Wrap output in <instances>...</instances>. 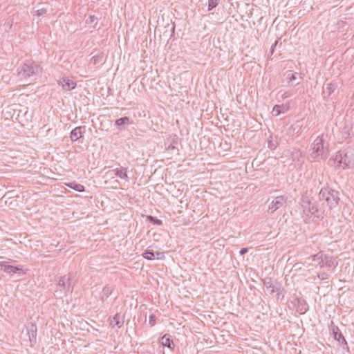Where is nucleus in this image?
<instances>
[{
    "label": "nucleus",
    "mask_w": 354,
    "mask_h": 354,
    "mask_svg": "<svg viewBox=\"0 0 354 354\" xmlns=\"http://www.w3.org/2000/svg\"><path fill=\"white\" fill-rule=\"evenodd\" d=\"M1 269L3 270V272L9 274L10 275H13L14 274H24L22 266H11L8 264V261H1L0 263Z\"/></svg>",
    "instance_id": "9"
},
{
    "label": "nucleus",
    "mask_w": 354,
    "mask_h": 354,
    "mask_svg": "<svg viewBox=\"0 0 354 354\" xmlns=\"http://www.w3.org/2000/svg\"><path fill=\"white\" fill-rule=\"evenodd\" d=\"M319 196L326 201L330 209L337 206L340 201L339 192L329 187L322 188Z\"/></svg>",
    "instance_id": "3"
},
{
    "label": "nucleus",
    "mask_w": 354,
    "mask_h": 354,
    "mask_svg": "<svg viewBox=\"0 0 354 354\" xmlns=\"http://www.w3.org/2000/svg\"><path fill=\"white\" fill-rule=\"evenodd\" d=\"M329 330L330 335H333V338L338 342L341 347L343 349H346L347 351H348L349 348L346 339L342 335L339 327L335 325L333 322H331L330 325H329Z\"/></svg>",
    "instance_id": "5"
},
{
    "label": "nucleus",
    "mask_w": 354,
    "mask_h": 354,
    "mask_svg": "<svg viewBox=\"0 0 354 354\" xmlns=\"http://www.w3.org/2000/svg\"><path fill=\"white\" fill-rule=\"evenodd\" d=\"M294 304L297 312L300 315H304L308 310V305L304 298H295Z\"/></svg>",
    "instance_id": "12"
},
{
    "label": "nucleus",
    "mask_w": 354,
    "mask_h": 354,
    "mask_svg": "<svg viewBox=\"0 0 354 354\" xmlns=\"http://www.w3.org/2000/svg\"><path fill=\"white\" fill-rule=\"evenodd\" d=\"M104 57L103 53H99L98 54L93 56L90 60V64H93L95 66H97L99 65H102V59Z\"/></svg>",
    "instance_id": "23"
},
{
    "label": "nucleus",
    "mask_w": 354,
    "mask_h": 354,
    "mask_svg": "<svg viewBox=\"0 0 354 354\" xmlns=\"http://www.w3.org/2000/svg\"><path fill=\"white\" fill-rule=\"evenodd\" d=\"M124 323V317L120 315V313H116L113 317V320L111 322V324L113 325V326H118V328H120Z\"/></svg>",
    "instance_id": "24"
},
{
    "label": "nucleus",
    "mask_w": 354,
    "mask_h": 354,
    "mask_svg": "<svg viewBox=\"0 0 354 354\" xmlns=\"http://www.w3.org/2000/svg\"><path fill=\"white\" fill-rule=\"evenodd\" d=\"M324 254L325 253L323 251H319L317 254H313V255L311 256L312 260L313 261H315V262L317 263V264L316 265V267L317 266H320L321 263H322V261L323 260Z\"/></svg>",
    "instance_id": "27"
},
{
    "label": "nucleus",
    "mask_w": 354,
    "mask_h": 354,
    "mask_svg": "<svg viewBox=\"0 0 354 354\" xmlns=\"http://www.w3.org/2000/svg\"><path fill=\"white\" fill-rule=\"evenodd\" d=\"M27 333L29 337L30 345L36 344L37 333V328L36 324L30 323V325L27 327Z\"/></svg>",
    "instance_id": "14"
},
{
    "label": "nucleus",
    "mask_w": 354,
    "mask_h": 354,
    "mask_svg": "<svg viewBox=\"0 0 354 354\" xmlns=\"http://www.w3.org/2000/svg\"><path fill=\"white\" fill-rule=\"evenodd\" d=\"M147 221L153 225H162V221L160 219H158V218L153 216L151 215H148L147 216Z\"/></svg>",
    "instance_id": "29"
},
{
    "label": "nucleus",
    "mask_w": 354,
    "mask_h": 354,
    "mask_svg": "<svg viewBox=\"0 0 354 354\" xmlns=\"http://www.w3.org/2000/svg\"><path fill=\"white\" fill-rule=\"evenodd\" d=\"M180 143V138L176 135H173L167 139L165 150L171 155H178L179 149L177 147Z\"/></svg>",
    "instance_id": "7"
},
{
    "label": "nucleus",
    "mask_w": 354,
    "mask_h": 354,
    "mask_svg": "<svg viewBox=\"0 0 354 354\" xmlns=\"http://www.w3.org/2000/svg\"><path fill=\"white\" fill-rule=\"evenodd\" d=\"M12 23H13L12 19H9L4 23L3 27H4V29L6 31L8 32L11 29V28L12 26Z\"/></svg>",
    "instance_id": "34"
},
{
    "label": "nucleus",
    "mask_w": 354,
    "mask_h": 354,
    "mask_svg": "<svg viewBox=\"0 0 354 354\" xmlns=\"http://www.w3.org/2000/svg\"><path fill=\"white\" fill-rule=\"evenodd\" d=\"M342 156V149H340L336 153L335 156L334 158H330V160H333L334 163H337V165L339 167H342V162H340V157Z\"/></svg>",
    "instance_id": "32"
},
{
    "label": "nucleus",
    "mask_w": 354,
    "mask_h": 354,
    "mask_svg": "<svg viewBox=\"0 0 354 354\" xmlns=\"http://www.w3.org/2000/svg\"><path fill=\"white\" fill-rule=\"evenodd\" d=\"M113 291V288L109 285L105 286L100 295V299L102 303L105 302V301L108 299V297L111 295Z\"/></svg>",
    "instance_id": "21"
},
{
    "label": "nucleus",
    "mask_w": 354,
    "mask_h": 354,
    "mask_svg": "<svg viewBox=\"0 0 354 354\" xmlns=\"http://www.w3.org/2000/svg\"><path fill=\"white\" fill-rule=\"evenodd\" d=\"M297 73H291L290 71L287 73L286 79L288 80V83L291 86L293 85V82L297 80Z\"/></svg>",
    "instance_id": "30"
},
{
    "label": "nucleus",
    "mask_w": 354,
    "mask_h": 354,
    "mask_svg": "<svg viewBox=\"0 0 354 354\" xmlns=\"http://www.w3.org/2000/svg\"><path fill=\"white\" fill-rule=\"evenodd\" d=\"M287 201V198L284 196H279L274 198L269 205V209L274 212L283 206Z\"/></svg>",
    "instance_id": "13"
},
{
    "label": "nucleus",
    "mask_w": 354,
    "mask_h": 354,
    "mask_svg": "<svg viewBox=\"0 0 354 354\" xmlns=\"http://www.w3.org/2000/svg\"><path fill=\"white\" fill-rule=\"evenodd\" d=\"M324 140L323 136H318L311 145L312 152L309 158L312 161L319 162L321 160H325L328 157V150L324 147Z\"/></svg>",
    "instance_id": "2"
},
{
    "label": "nucleus",
    "mask_w": 354,
    "mask_h": 354,
    "mask_svg": "<svg viewBox=\"0 0 354 354\" xmlns=\"http://www.w3.org/2000/svg\"><path fill=\"white\" fill-rule=\"evenodd\" d=\"M95 21H97V18L95 16H89L88 19L86 20V23L88 24H91L95 22Z\"/></svg>",
    "instance_id": "36"
},
{
    "label": "nucleus",
    "mask_w": 354,
    "mask_h": 354,
    "mask_svg": "<svg viewBox=\"0 0 354 354\" xmlns=\"http://www.w3.org/2000/svg\"><path fill=\"white\" fill-rule=\"evenodd\" d=\"M281 39V37L278 38V39L275 41V42L272 45V46H271V48H270V49H273V50L274 51V48H275L276 46L277 45V44H278L279 41Z\"/></svg>",
    "instance_id": "39"
},
{
    "label": "nucleus",
    "mask_w": 354,
    "mask_h": 354,
    "mask_svg": "<svg viewBox=\"0 0 354 354\" xmlns=\"http://www.w3.org/2000/svg\"><path fill=\"white\" fill-rule=\"evenodd\" d=\"M295 156V154H294V153H292V159H293V160H295V156Z\"/></svg>",
    "instance_id": "44"
},
{
    "label": "nucleus",
    "mask_w": 354,
    "mask_h": 354,
    "mask_svg": "<svg viewBox=\"0 0 354 354\" xmlns=\"http://www.w3.org/2000/svg\"><path fill=\"white\" fill-rule=\"evenodd\" d=\"M248 252V248H242L240 251H239V253L241 255H244L245 254H246L247 252Z\"/></svg>",
    "instance_id": "38"
},
{
    "label": "nucleus",
    "mask_w": 354,
    "mask_h": 354,
    "mask_svg": "<svg viewBox=\"0 0 354 354\" xmlns=\"http://www.w3.org/2000/svg\"><path fill=\"white\" fill-rule=\"evenodd\" d=\"M275 288V292H277V299H279V298H281V299H283L286 293V291L283 289V288L279 284V286H276Z\"/></svg>",
    "instance_id": "31"
},
{
    "label": "nucleus",
    "mask_w": 354,
    "mask_h": 354,
    "mask_svg": "<svg viewBox=\"0 0 354 354\" xmlns=\"http://www.w3.org/2000/svg\"><path fill=\"white\" fill-rule=\"evenodd\" d=\"M338 266V261L337 258L329 254H324L323 260L321 263L319 268H326L328 271L334 272Z\"/></svg>",
    "instance_id": "6"
},
{
    "label": "nucleus",
    "mask_w": 354,
    "mask_h": 354,
    "mask_svg": "<svg viewBox=\"0 0 354 354\" xmlns=\"http://www.w3.org/2000/svg\"><path fill=\"white\" fill-rule=\"evenodd\" d=\"M303 211L306 213V208H308V213L313 215L315 217L319 218L322 217V212L318 209L315 203H313L308 198L303 200Z\"/></svg>",
    "instance_id": "8"
},
{
    "label": "nucleus",
    "mask_w": 354,
    "mask_h": 354,
    "mask_svg": "<svg viewBox=\"0 0 354 354\" xmlns=\"http://www.w3.org/2000/svg\"><path fill=\"white\" fill-rule=\"evenodd\" d=\"M47 12V10L46 8H41V9H39L36 11V15L37 16H41L44 14H46Z\"/></svg>",
    "instance_id": "37"
},
{
    "label": "nucleus",
    "mask_w": 354,
    "mask_h": 354,
    "mask_svg": "<svg viewBox=\"0 0 354 354\" xmlns=\"http://www.w3.org/2000/svg\"><path fill=\"white\" fill-rule=\"evenodd\" d=\"M298 154H299V151H297V152H296L297 158H298Z\"/></svg>",
    "instance_id": "43"
},
{
    "label": "nucleus",
    "mask_w": 354,
    "mask_h": 354,
    "mask_svg": "<svg viewBox=\"0 0 354 354\" xmlns=\"http://www.w3.org/2000/svg\"><path fill=\"white\" fill-rule=\"evenodd\" d=\"M306 212L308 213V208H306Z\"/></svg>",
    "instance_id": "45"
},
{
    "label": "nucleus",
    "mask_w": 354,
    "mask_h": 354,
    "mask_svg": "<svg viewBox=\"0 0 354 354\" xmlns=\"http://www.w3.org/2000/svg\"><path fill=\"white\" fill-rule=\"evenodd\" d=\"M337 88L336 82H330L329 83H325L323 87V95L324 97L326 96L329 97Z\"/></svg>",
    "instance_id": "17"
},
{
    "label": "nucleus",
    "mask_w": 354,
    "mask_h": 354,
    "mask_svg": "<svg viewBox=\"0 0 354 354\" xmlns=\"http://www.w3.org/2000/svg\"><path fill=\"white\" fill-rule=\"evenodd\" d=\"M342 155L340 162H342L343 169L350 168L351 165H354V149L352 147L342 149Z\"/></svg>",
    "instance_id": "4"
},
{
    "label": "nucleus",
    "mask_w": 354,
    "mask_h": 354,
    "mask_svg": "<svg viewBox=\"0 0 354 354\" xmlns=\"http://www.w3.org/2000/svg\"><path fill=\"white\" fill-rule=\"evenodd\" d=\"M220 0H208V11L215 8L219 3Z\"/></svg>",
    "instance_id": "33"
},
{
    "label": "nucleus",
    "mask_w": 354,
    "mask_h": 354,
    "mask_svg": "<svg viewBox=\"0 0 354 354\" xmlns=\"http://www.w3.org/2000/svg\"><path fill=\"white\" fill-rule=\"evenodd\" d=\"M274 53L273 49H270L268 56H271Z\"/></svg>",
    "instance_id": "41"
},
{
    "label": "nucleus",
    "mask_w": 354,
    "mask_h": 354,
    "mask_svg": "<svg viewBox=\"0 0 354 354\" xmlns=\"http://www.w3.org/2000/svg\"><path fill=\"white\" fill-rule=\"evenodd\" d=\"M57 287L60 291L65 293L72 291L71 279L70 275L62 276L58 281Z\"/></svg>",
    "instance_id": "10"
},
{
    "label": "nucleus",
    "mask_w": 354,
    "mask_h": 354,
    "mask_svg": "<svg viewBox=\"0 0 354 354\" xmlns=\"http://www.w3.org/2000/svg\"><path fill=\"white\" fill-rule=\"evenodd\" d=\"M290 109L289 103L276 104L272 111V114L274 116H278L281 113H286Z\"/></svg>",
    "instance_id": "18"
},
{
    "label": "nucleus",
    "mask_w": 354,
    "mask_h": 354,
    "mask_svg": "<svg viewBox=\"0 0 354 354\" xmlns=\"http://www.w3.org/2000/svg\"><path fill=\"white\" fill-rule=\"evenodd\" d=\"M263 286H266V290L269 292L270 295H273L275 292V288L277 286H273L272 279L271 277H266L263 280Z\"/></svg>",
    "instance_id": "22"
},
{
    "label": "nucleus",
    "mask_w": 354,
    "mask_h": 354,
    "mask_svg": "<svg viewBox=\"0 0 354 354\" xmlns=\"http://www.w3.org/2000/svg\"><path fill=\"white\" fill-rule=\"evenodd\" d=\"M156 317L155 315L151 314L149 317V322L151 326H153L156 324Z\"/></svg>",
    "instance_id": "35"
},
{
    "label": "nucleus",
    "mask_w": 354,
    "mask_h": 354,
    "mask_svg": "<svg viewBox=\"0 0 354 354\" xmlns=\"http://www.w3.org/2000/svg\"><path fill=\"white\" fill-rule=\"evenodd\" d=\"M130 123V118L127 116L122 117L119 119H117L115 122V124L118 126L120 129H122V127Z\"/></svg>",
    "instance_id": "25"
},
{
    "label": "nucleus",
    "mask_w": 354,
    "mask_h": 354,
    "mask_svg": "<svg viewBox=\"0 0 354 354\" xmlns=\"http://www.w3.org/2000/svg\"><path fill=\"white\" fill-rule=\"evenodd\" d=\"M59 84L62 85L63 89L71 91L76 87L77 83L68 77H63L59 81Z\"/></svg>",
    "instance_id": "15"
},
{
    "label": "nucleus",
    "mask_w": 354,
    "mask_h": 354,
    "mask_svg": "<svg viewBox=\"0 0 354 354\" xmlns=\"http://www.w3.org/2000/svg\"><path fill=\"white\" fill-rule=\"evenodd\" d=\"M291 95V93L290 92H285L283 94H282L281 97L283 99L287 98Z\"/></svg>",
    "instance_id": "40"
},
{
    "label": "nucleus",
    "mask_w": 354,
    "mask_h": 354,
    "mask_svg": "<svg viewBox=\"0 0 354 354\" xmlns=\"http://www.w3.org/2000/svg\"><path fill=\"white\" fill-rule=\"evenodd\" d=\"M85 132L84 126H79L73 129L70 134V138L72 141L75 142L78 140L83 136V133Z\"/></svg>",
    "instance_id": "16"
},
{
    "label": "nucleus",
    "mask_w": 354,
    "mask_h": 354,
    "mask_svg": "<svg viewBox=\"0 0 354 354\" xmlns=\"http://www.w3.org/2000/svg\"><path fill=\"white\" fill-rule=\"evenodd\" d=\"M114 174L121 179H124L126 181H129V177L127 175V169L123 167H117L112 170Z\"/></svg>",
    "instance_id": "19"
},
{
    "label": "nucleus",
    "mask_w": 354,
    "mask_h": 354,
    "mask_svg": "<svg viewBox=\"0 0 354 354\" xmlns=\"http://www.w3.org/2000/svg\"><path fill=\"white\" fill-rule=\"evenodd\" d=\"M160 344L163 346H166L169 348L173 349L174 348V344L171 337L169 334H165L160 339Z\"/></svg>",
    "instance_id": "20"
},
{
    "label": "nucleus",
    "mask_w": 354,
    "mask_h": 354,
    "mask_svg": "<svg viewBox=\"0 0 354 354\" xmlns=\"http://www.w3.org/2000/svg\"><path fill=\"white\" fill-rule=\"evenodd\" d=\"M150 248L151 247H149L142 253V256L143 258L148 260H153L154 259L162 260L165 259V256L164 252H154L153 250H151Z\"/></svg>",
    "instance_id": "11"
},
{
    "label": "nucleus",
    "mask_w": 354,
    "mask_h": 354,
    "mask_svg": "<svg viewBox=\"0 0 354 354\" xmlns=\"http://www.w3.org/2000/svg\"><path fill=\"white\" fill-rule=\"evenodd\" d=\"M66 185L68 187H70L77 192H83L85 191V187L84 185H82V184L77 183L75 181L68 183L66 184Z\"/></svg>",
    "instance_id": "26"
},
{
    "label": "nucleus",
    "mask_w": 354,
    "mask_h": 354,
    "mask_svg": "<svg viewBox=\"0 0 354 354\" xmlns=\"http://www.w3.org/2000/svg\"><path fill=\"white\" fill-rule=\"evenodd\" d=\"M174 30H175V26H173V27L171 28L172 33H174Z\"/></svg>",
    "instance_id": "42"
},
{
    "label": "nucleus",
    "mask_w": 354,
    "mask_h": 354,
    "mask_svg": "<svg viewBox=\"0 0 354 354\" xmlns=\"http://www.w3.org/2000/svg\"><path fill=\"white\" fill-rule=\"evenodd\" d=\"M17 71L21 80H35L41 74L42 67L32 59H27L18 66Z\"/></svg>",
    "instance_id": "1"
},
{
    "label": "nucleus",
    "mask_w": 354,
    "mask_h": 354,
    "mask_svg": "<svg viewBox=\"0 0 354 354\" xmlns=\"http://www.w3.org/2000/svg\"><path fill=\"white\" fill-rule=\"evenodd\" d=\"M330 271H322L317 273L318 279L321 281L328 280L330 277Z\"/></svg>",
    "instance_id": "28"
}]
</instances>
